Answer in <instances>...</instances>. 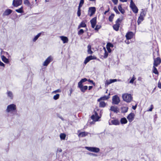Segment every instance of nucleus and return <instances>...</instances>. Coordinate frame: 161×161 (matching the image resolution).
Instances as JSON below:
<instances>
[{
    "label": "nucleus",
    "instance_id": "1",
    "mask_svg": "<svg viewBox=\"0 0 161 161\" xmlns=\"http://www.w3.org/2000/svg\"><path fill=\"white\" fill-rule=\"evenodd\" d=\"M99 111V109L97 107L93 111V114L91 117V118L95 122L98 121L102 116L100 114L99 115L98 114L97 112Z\"/></svg>",
    "mask_w": 161,
    "mask_h": 161
},
{
    "label": "nucleus",
    "instance_id": "2",
    "mask_svg": "<svg viewBox=\"0 0 161 161\" xmlns=\"http://www.w3.org/2000/svg\"><path fill=\"white\" fill-rule=\"evenodd\" d=\"M146 14V13L143 9H142V11L140 12V16L138 17L137 23V25H139L141 22L144 20V18Z\"/></svg>",
    "mask_w": 161,
    "mask_h": 161
},
{
    "label": "nucleus",
    "instance_id": "3",
    "mask_svg": "<svg viewBox=\"0 0 161 161\" xmlns=\"http://www.w3.org/2000/svg\"><path fill=\"white\" fill-rule=\"evenodd\" d=\"M123 100L127 103L130 102L132 99V97L130 94L125 93L122 95Z\"/></svg>",
    "mask_w": 161,
    "mask_h": 161
},
{
    "label": "nucleus",
    "instance_id": "4",
    "mask_svg": "<svg viewBox=\"0 0 161 161\" xmlns=\"http://www.w3.org/2000/svg\"><path fill=\"white\" fill-rule=\"evenodd\" d=\"M122 22V19L120 18H118L115 21V24L113 25V29L116 31H118L119 29L120 24Z\"/></svg>",
    "mask_w": 161,
    "mask_h": 161
},
{
    "label": "nucleus",
    "instance_id": "5",
    "mask_svg": "<svg viewBox=\"0 0 161 161\" xmlns=\"http://www.w3.org/2000/svg\"><path fill=\"white\" fill-rule=\"evenodd\" d=\"M16 107L15 104H11L8 105L6 109V111L9 113L12 111H14L16 110Z\"/></svg>",
    "mask_w": 161,
    "mask_h": 161
},
{
    "label": "nucleus",
    "instance_id": "6",
    "mask_svg": "<svg viewBox=\"0 0 161 161\" xmlns=\"http://www.w3.org/2000/svg\"><path fill=\"white\" fill-rule=\"evenodd\" d=\"M130 7L134 13L136 14L138 13V9L132 0H130Z\"/></svg>",
    "mask_w": 161,
    "mask_h": 161
},
{
    "label": "nucleus",
    "instance_id": "7",
    "mask_svg": "<svg viewBox=\"0 0 161 161\" xmlns=\"http://www.w3.org/2000/svg\"><path fill=\"white\" fill-rule=\"evenodd\" d=\"M154 52L153 53V56L154 59L153 65L156 66H158L161 63V59L158 57L156 58H155V56H154Z\"/></svg>",
    "mask_w": 161,
    "mask_h": 161
},
{
    "label": "nucleus",
    "instance_id": "8",
    "mask_svg": "<svg viewBox=\"0 0 161 161\" xmlns=\"http://www.w3.org/2000/svg\"><path fill=\"white\" fill-rule=\"evenodd\" d=\"M85 148L90 152L96 153H98L100 150L99 148L94 147H86Z\"/></svg>",
    "mask_w": 161,
    "mask_h": 161
},
{
    "label": "nucleus",
    "instance_id": "9",
    "mask_svg": "<svg viewBox=\"0 0 161 161\" xmlns=\"http://www.w3.org/2000/svg\"><path fill=\"white\" fill-rule=\"evenodd\" d=\"M112 103L114 104H118L120 102V99L117 95L113 96L112 98Z\"/></svg>",
    "mask_w": 161,
    "mask_h": 161
},
{
    "label": "nucleus",
    "instance_id": "10",
    "mask_svg": "<svg viewBox=\"0 0 161 161\" xmlns=\"http://www.w3.org/2000/svg\"><path fill=\"white\" fill-rule=\"evenodd\" d=\"M96 11V8L95 7H90L89 8L88 10V14L91 17L94 14Z\"/></svg>",
    "mask_w": 161,
    "mask_h": 161
},
{
    "label": "nucleus",
    "instance_id": "11",
    "mask_svg": "<svg viewBox=\"0 0 161 161\" xmlns=\"http://www.w3.org/2000/svg\"><path fill=\"white\" fill-rule=\"evenodd\" d=\"M53 60L52 57L50 56H49L44 62L43 65L44 66H47Z\"/></svg>",
    "mask_w": 161,
    "mask_h": 161
},
{
    "label": "nucleus",
    "instance_id": "12",
    "mask_svg": "<svg viewBox=\"0 0 161 161\" xmlns=\"http://www.w3.org/2000/svg\"><path fill=\"white\" fill-rule=\"evenodd\" d=\"M135 114L133 113H130L127 116V118L129 121L130 123L132 122L134 119L135 117Z\"/></svg>",
    "mask_w": 161,
    "mask_h": 161
},
{
    "label": "nucleus",
    "instance_id": "13",
    "mask_svg": "<svg viewBox=\"0 0 161 161\" xmlns=\"http://www.w3.org/2000/svg\"><path fill=\"white\" fill-rule=\"evenodd\" d=\"M97 57L95 56H92V55H90L89 56L87 57L85 59L84 61V64H86L88 62L90 61L92 59H96Z\"/></svg>",
    "mask_w": 161,
    "mask_h": 161
},
{
    "label": "nucleus",
    "instance_id": "14",
    "mask_svg": "<svg viewBox=\"0 0 161 161\" xmlns=\"http://www.w3.org/2000/svg\"><path fill=\"white\" fill-rule=\"evenodd\" d=\"M22 2V0H13L12 5L14 7H17L21 5Z\"/></svg>",
    "mask_w": 161,
    "mask_h": 161
},
{
    "label": "nucleus",
    "instance_id": "15",
    "mask_svg": "<svg viewBox=\"0 0 161 161\" xmlns=\"http://www.w3.org/2000/svg\"><path fill=\"white\" fill-rule=\"evenodd\" d=\"M134 35V33L132 31H129L126 34L125 37L127 40L132 39Z\"/></svg>",
    "mask_w": 161,
    "mask_h": 161
},
{
    "label": "nucleus",
    "instance_id": "16",
    "mask_svg": "<svg viewBox=\"0 0 161 161\" xmlns=\"http://www.w3.org/2000/svg\"><path fill=\"white\" fill-rule=\"evenodd\" d=\"M97 17H94L90 20V22L91 24L92 27L93 28H94L96 25L97 23Z\"/></svg>",
    "mask_w": 161,
    "mask_h": 161
},
{
    "label": "nucleus",
    "instance_id": "17",
    "mask_svg": "<svg viewBox=\"0 0 161 161\" xmlns=\"http://www.w3.org/2000/svg\"><path fill=\"white\" fill-rule=\"evenodd\" d=\"M78 87L80 89V91L83 92H85L88 88L87 86H83V85H78Z\"/></svg>",
    "mask_w": 161,
    "mask_h": 161
},
{
    "label": "nucleus",
    "instance_id": "18",
    "mask_svg": "<svg viewBox=\"0 0 161 161\" xmlns=\"http://www.w3.org/2000/svg\"><path fill=\"white\" fill-rule=\"evenodd\" d=\"M110 94L109 93L108 96H104L103 97H101L100 98L98 99L97 100L98 102H100L102 100H105L108 99L110 98Z\"/></svg>",
    "mask_w": 161,
    "mask_h": 161
},
{
    "label": "nucleus",
    "instance_id": "19",
    "mask_svg": "<svg viewBox=\"0 0 161 161\" xmlns=\"http://www.w3.org/2000/svg\"><path fill=\"white\" fill-rule=\"evenodd\" d=\"M117 81H120V80L119 79L117 80L116 79H110L106 81V82L105 83V85H108L112 83H113V82H116Z\"/></svg>",
    "mask_w": 161,
    "mask_h": 161
},
{
    "label": "nucleus",
    "instance_id": "20",
    "mask_svg": "<svg viewBox=\"0 0 161 161\" xmlns=\"http://www.w3.org/2000/svg\"><path fill=\"white\" fill-rule=\"evenodd\" d=\"M110 110L114 113H118L119 112V108L115 106H112L110 108Z\"/></svg>",
    "mask_w": 161,
    "mask_h": 161
},
{
    "label": "nucleus",
    "instance_id": "21",
    "mask_svg": "<svg viewBox=\"0 0 161 161\" xmlns=\"http://www.w3.org/2000/svg\"><path fill=\"white\" fill-rule=\"evenodd\" d=\"M12 12V10L9 9H6L3 13L4 16H7L11 14Z\"/></svg>",
    "mask_w": 161,
    "mask_h": 161
},
{
    "label": "nucleus",
    "instance_id": "22",
    "mask_svg": "<svg viewBox=\"0 0 161 161\" xmlns=\"http://www.w3.org/2000/svg\"><path fill=\"white\" fill-rule=\"evenodd\" d=\"M88 133L86 132H81L80 133H79L78 135V136L79 137H85L88 134Z\"/></svg>",
    "mask_w": 161,
    "mask_h": 161
},
{
    "label": "nucleus",
    "instance_id": "23",
    "mask_svg": "<svg viewBox=\"0 0 161 161\" xmlns=\"http://www.w3.org/2000/svg\"><path fill=\"white\" fill-rule=\"evenodd\" d=\"M60 38H61V39L63 41L64 43H67L68 42V39L66 36H60Z\"/></svg>",
    "mask_w": 161,
    "mask_h": 161
},
{
    "label": "nucleus",
    "instance_id": "24",
    "mask_svg": "<svg viewBox=\"0 0 161 161\" xmlns=\"http://www.w3.org/2000/svg\"><path fill=\"white\" fill-rule=\"evenodd\" d=\"M86 27V25L84 21H82L78 27V29H79L82 27Z\"/></svg>",
    "mask_w": 161,
    "mask_h": 161
},
{
    "label": "nucleus",
    "instance_id": "25",
    "mask_svg": "<svg viewBox=\"0 0 161 161\" xmlns=\"http://www.w3.org/2000/svg\"><path fill=\"white\" fill-rule=\"evenodd\" d=\"M111 122L112 124L115 125H119L120 124L119 121L117 119L112 120H111Z\"/></svg>",
    "mask_w": 161,
    "mask_h": 161
},
{
    "label": "nucleus",
    "instance_id": "26",
    "mask_svg": "<svg viewBox=\"0 0 161 161\" xmlns=\"http://www.w3.org/2000/svg\"><path fill=\"white\" fill-rule=\"evenodd\" d=\"M2 60L5 63L8 64L9 63V61L8 59L4 55L1 56Z\"/></svg>",
    "mask_w": 161,
    "mask_h": 161
},
{
    "label": "nucleus",
    "instance_id": "27",
    "mask_svg": "<svg viewBox=\"0 0 161 161\" xmlns=\"http://www.w3.org/2000/svg\"><path fill=\"white\" fill-rule=\"evenodd\" d=\"M99 102V107L104 108L106 106V103L104 102L100 101Z\"/></svg>",
    "mask_w": 161,
    "mask_h": 161
},
{
    "label": "nucleus",
    "instance_id": "28",
    "mask_svg": "<svg viewBox=\"0 0 161 161\" xmlns=\"http://www.w3.org/2000/svg\"><path fill=\"white\" fill-rule=\"evenodd\" d=\"M87 53L89 54H92L93 53V52L92 51V46L90 44L87 46Z\"/></svg>",
    "mask_w": 161,
    "mask_h": 161
},
{
    "label": "nucleus",
    "instance_id": "29",
    "mask_svg": "<svg viewBox=\"0 0 161 161\" xmlns=\"http://www.w3.org/2000/svg\"><path fill=\"white\" fill-rule=\"evenodd\" d=\"M156 67L157 66H154V65L153 66V67L152 71L153 73H154L155 74L158 75L159 73L157 70V69Z\"/></svg>",
    "mask_w": 161,
    "mask_h": 161
},
{
    "label": "nucleus",
    "instance_id": "30",
    "mask_svg": "<svg viewBox=\"0 0 161 161\" xmlns=\"http://www.w3.org/2000/svg\"><path fill=\"white\" fill-rule=\"evenodd\" d=\"M118 8L119 10L122 14H124L125 13V10L124 9L122 8L121 4L119 5L118 6Z\"/></svg>",
    "mask_w": 161,
    "mask_h": 161
},
{
    "label": "nucleus",
    "instance_id": "31",
    "mask_svg": "<svg viewBox=\"0 0 161 161\" xmlns=\"http://www.w3.org/2000/svg\"><path fill=\"white\" fill-rule=\"evenodd\" d=\"M88 80L86 78L82 79L80 80L78 83V85H82V83L87 81Z\"/></svg>",
    "mask_w": 161,
    "mask_h": 161
},
{
    "label": "nucleus",
    "instance_id": "32",
    "mask_svg": "<svg viewBox=\"0 0 161 161\" xmlns=\"http://www.w3.org/2000/svg\"><path fill=\"white\" fill-rule=\"evenodd\" d=\"M120 121L121 124H125L127 123V121L125 117L121 118Z\"/></svg>",
    "mask_w": 161,
    "mask_h": 161
},
{
    "label": "nucleus",
    "instance_id": "33",
    "mask_svg": "<svg viewBox=\"0 0 161 161\" xmlns=\"http://www.w3.org/2000/svg\"><path fill=\"white\" fill-rule=\"evenodd\" d=\"M66 137V135L65 133H61L60 135V137L61 140H65Z\"/></svg>",
    "mask_w": 161,
    "mask_h": 161
},
{
    "label": "nucleus",
    "instance_id": "34",
    "mask_svg": "<svg viewBox=\"0 0 161 161\" xmlns=\"http://www.w3.org/2000/svg\"><path fill=\"white\" fill-rule=\"evenodd\" d=\"M24 4L28 7L31 6V4L28 0H24Z\"/></svg>",
    "mask_w": 161,
    "mask_h": 161
},
{
    "label": "nucleus",
    "instance_id": "35",
    "mask_svg": "<svg viewBox=\"0 0 161 161\" xmlns=\"http://www.w3.org/2000/svg\"><path fill=\"white\" fill-rule=\"evenodd\" d=\"M136 78L135 77V75H133L132 76V78H131L130 80L129 81V83L131 84H133L134 82V81L136 80Z\"/></svg>",
    "mask_w": 161,
    "mask_h": 161
},
{
    "label": "nucleus",
    "instance_id": "36",
    "mask_svg": "<svg viewBox=\"0 0 161 161\" xmlns=\"http://www.w3.org/2000/svg\"><path fill=\"white\" fill-rule=\"evenodd\" d=\"M114 16V14H112L109 17L108 20L110 22H112L113 21V19Z\"/></svg>",
    "mask_w": 161,
    "mask_h": 161
},
{
    "label": "nucleus",
    "instance_id": "37",
    "mask_svg": "<svg viewBox=\"0 0 161 161\" xmlns=\"http://www.w3.org/2000/svg\"><path fill=\"white\" fill-rule=\"evenodd\" d=\"M7 95L8 97H9L11 99H12L13 98V94L12 92L9 91H8L7 92Z\"/></svg>",
    "mask_w": 161,
    "mask_h": 161
},
{
    "label": "nucleus",
    "instance_id": "38",
    "mask_svg": "<svg viewBox=\"0 0 161 161\" xmlns=\"http://www.w3.org/2000/svg\"><path fill=\"white\" fill-rule=\"evenodd\" d=\"M15 11L18 13H23L24 12L23 7H21L18 9L15 10Z\"/></svg>",
    "mask_w": 161,
    "mask_h": 161
},
{
    "label": "nucleus",
    "instance_id": "39",
    "mask_svg": "<svg viewBox=\"0 0 161 161\" xmlns=\"http://www.w3.org/2000/svg\"><path fill=\"white\" fill-rule=\"evenodd\" d=\"M122 112L123 113H126L128 110V108L127 107H124L122 108Z\"/></svg>",
    "mask_w": 161,
    "mask_h": 161
},
{
    "label": "nucleus",
    "instance_id": "40",
    "mask_svg": "<svg viewBox=\"0 0 161 161\" xmlns=\"http://www.w3.org/2000/svg\"><path fill=\"white\" fill-rule=\"evenodd\" d=\"M41 35V33H38L37 35L33 38V41L34 42H35L38 38V37L40 36Z\"/></svg>",
    "mask_w": 161,
    "mask_h": 161
},
{
    "label": "nucleus",
    "instance_id": "41",
    "mask_svg": "<svg viewBox=\"0 0 161 161\" xmlns=\"http://www.w3.org/2000/svg\"><path fill=\"white\" fill-rule=\"evenodd\" d=\"M84 0H80L78 8H80L84 4Z\"/></svg>",
    "mask_w": 161,
    "mask_h": 161
},
{
    "label": "nucleus",
    "instance_id": "42",
    "mask_svg": "<svg viewBox=\"0 0 161 161\" xmlns=\"http://www.w3.org/2000/svg\"><path fill=\"white\" fill-rule=\"evenodd\" d=\"M114 47V45H113L110 43V42H108L107 43V45H106V47H111V48H113V47Z\"/></svg>",
    "mask_w": 161,
    "mask_h": 161
},
{
    "label": "nucleus",
    "instance_id": "43",
    "mask_svg": "<svg viewBox=\"0 0 161 161\" xmlns=\"http://www.w3.org/2000/svg\"><path fill=\"white\" fill-rule=\"evenodd\" d=\"M59 94H57L53 96V98L54 100H56L59 98Z\"/></svg>",
    "mask_w": 161,
    "mask_h": 161
},
{
    "label": "nucleus",
    "instance_id": "44",
    "mask_svg": "<svg viewBox=\"0 0 161 161\" xmlns=\"http://www.w3.org/2000/svg\"><path fill=\"white\" fill-rule=\"evenodd\" d=\"M81 9L80 8H78V10L77 12V15L78 17L80 16L81 15Z\"/></svg>",
    "mask_w": 161,
    "mask_h": 161
},
{
    "label": "nucleus",
    "instance_id": "45",
    "mask_svg": "<svg viewBox=\"0 0 161 161\" xmlns=\"http://www.w3.org/2000/svg\"><path fill=\"white\" fill-rule=\"evenodd\" d=\"M84 31L83 29H80L79 31L78 32V35H80L83 34Z\"/></svg>",
    "mask_w": 161,
    "mask_h": 161
},
{
    "label": "nucleus",
    "instance_id": "46",
    "mask_svg": "<svg viewBox=\"0 0 161 161\" xmlns=\"http://www.w3.org/2000/svg\"><path fill=\"white\" fill-rule=\"evenodd\" d=\"M101 28V25H97L95 28V30L98 31Z\"/></svg>",
    "mask_w": 161,
    "mask_h": 161
},
{
    "label": "nucleus",
    "instance_id": "47",
    "mask_svg": "<svg viewBox=\"0 0 161 161\" xmlns=\"http://www.w3.org/2000/svg\"><path fill=\"white\" fill-rule=\"evenodd\" d=\"M113 9L117 14H120L119 12L118 11L117 7L116 6H114V7Z\"/></svg>",
    "mask_w": 161,
    "mask_h": 161
},
{
    "label": "nucleus",
    "instance_id": "48",
    "mask_svg": "<svg viewBox=\"0 0 161 161\" xmlns=\"http://www.w3.org/2000/svg\"><path fill=\"white\" fill-rule=\"evenodd\" d=\"M108 56V52L106 51V49H105V53L104 54V56H103V58H106Z\"/></svg>",
    "mask_w": 161,
    "mask_h": 161
},
{
    "label": "nucleus",
    "instance_id": "49",
    "mask_svg": "<svg viewBox=\"0 0 161 161\" xmlns=\"http://www.w3.org/2000/svg\"><path fill=\"white\" fill-rule=\"evenodd\" d=\"M153 108H154V107H153V104L151 105L150 108L149 109H148L147 110V111H152L153 109Z\"/></svg>",
    "mask_w": 161,
    "mask_h": 161
},
{
    "label": "nucleus",
    "instance_id": "50",
    "mask_svg": "<svg viewBox=\"0 0 161 161\" xmlns=\"http://www.w3.org/2000/svg\"><path fill=\"white\" fill-rule=\"evenodd\" d=\"M61 92V90L60 89H57V90H56L53 91V93H56L57 92Z\"/></svg>",
    "mask_w": 161,
    "mask_h": 161
},
{
    "label": "nucleus",
    "instance_id": "51",
    "mask_svg": "<svg viewBox=\"0 0 161 161\" xmlns=\"http://www.w3.org/2000/svg\"><path fill=\"white\" fill-rule=\"evenodd\" d=\"M87 81L89 82L92 83L94 86H95V83H94L92 80H90V79H88V80Z\"/></svg>",
    "mask_w": 161,
    "mask_h": 161
},
{
    "label": "nucleus",
    "instance_id": "52",
    "mask_svg": "<svg viewBox=\"0 0 161 161\" xmlns=\"http://www.w3.org/2000/svg\"><path fill=\"white\" fill-rule=\"evenodd\" d=\"M113 3L115 5H116L118 3V0H111Z\"/></svg>",
    "mask_w": 161,
    "mask_h": 161
},
{
    "label": "nucleus",
    "instance_id": "53",
    "mask_svg": "<svg viewBox=\"0 0 161 161\" xmlns=\"http://www.w3.org/2000/svg\"><path fill=\"white\" fill-rule=\"evenodd\" d=\"M158 87L159 88L161 89V82H160V81H159L158 82Z\"/></svg>",
    "mask_w": 161,
    "mask_h": 161
},
{
    "label": "nucleus",
    "instance_id": "54",
    "mask_svg": "<svg viewBox=\"0 0 161 161\" xmlns=\"http://www.w3.org/2000/svg\"><path fill=\"white\" fill-rule=\"evenodd\" d=\"M109 10H110V8H109V7L108 6V10H106L104 12V15H105L107 14V13L109 11Z\"/></svg>",
    "mask_w": 161,
    "mask_h": 161
},
{
    "label": "nucleus",
    "instance_id": "55",
    "mask_svg": "<svg viewBox=\"0 0 161 161\" xmlns=\"http://www.w3.org/2000/svg\"><path fill=\"white\" fill-rule=\"evenodd\" d=\"M106 48L108 53H110L111 52L112 50L109 47H106Z\"/></svg>",
    "mask_w": 161,
    "mask_h": 161
},
{
    "label": "nucleus",
    "instance_id": "56",
    "mask_svg": "<svg viewBox=\"0 0 161 161\" xmlns=\"http://www.w3.org/2000/svg\"><path fill=\"white\" fill-rule=\"evenodd\" d=\"M89 154L90 155H92L94 156H97V155L95 154L92 153H89Z\"/></svg>",
    "mask_w": 161,
    "mask_h": 161
},
{
    "label": "nucleus",
    "instance_id": "57",
    "mask_svg": "<svg viewBox=\"0 0 161 161\" xmlns=\"http://www.w3.org/2000/svg\"><path fill=\"white\" fill-rule=\"evenodd\" d=\"M0 66L4 67L5 64L3 62L0 61Z\"/></svg>",
    "mask_w": 161,
    "mask_h": 161
},
{
    "label": "nucleus",
    "instance_id": "58",
    "mask_svg": "<svg viewBox=\"0 0 161 161\" xmlns=\"http://www.w3.org/2000/svg\"><path fill=\"white\" fill-rule=\"evenodd\" d=\"M136 107H137V106L136 105L135 106H133L132 107V108L133 109L135 110L136 108Z\"/></svg>",
    "mask_w": 161,
    "mask_h": 161
},
{
    "label": "nucleus",
    "instance_id": "59",
    "mask_svg": "<svg viewBox=\"0 0 161 161\" xmlns=\"http://www.w3.org/2000/svg\"><path fill=\"white\" fill-rule=\"evenodd\" d=\"M69 91H70V95H71V93H72V92H73V90H72V88H71L70 89Z\"/></svg>",
    "mask_w": 161,
    "mask_h": 161
},
{
    "label": "nucleus",
    "instance_id": "60",
    "mask_svg": "<svg viewBox=\"0 0 161 161\" xmlns=\"http://www.w3.org/2000/svg\"><path fill=\"white\" fill-rule=\"evenodd\" d=\"M93 87V86H90L88 87V90H91Z\"/></svg>",
    "mask_w": 161,
    "mask_h": 161
},
{
    "label": "nucleus",
    "instance_id": "61",
    "mask_svg": "<svg viewBox=\"0 0 161 161\" xmlns=\"http://www.w3.org/2000/svg\"><path fill=\"white\" fill-rule=\"evenodd\" d=\"M120 1L122 2H126L127 1V0H119Z\"/></svg>",
    "mask_w": 161,
    "mask_h": 161
},
{
    "label": "nucleus",
    "instance_id": "62",
    "mask_svg": "<svg viewBox=\"0 0 161 161\" xmlns=\"http://www.w3.org/2000/svg\"><path fill=\"white\" fill-rule=\"evenodd\" d=\"M156 87H155L153 89V91H152V92H153H153H155V90H156Z\"/></svg>",
    "mask_w": 161,
    "mask_h": 161
},
{
    "label": "nucleus",
    "instance_id": "63",
    "mask_svg": "<svg viewBox=\"0 0 161 161\" xmlns=\"http://www.w3.org/2000/svg\"><path fill=\"white\" fill-rule=\"evenodd\" d=\"M157 55L158 56H159V51L158 50L157 51Z\"/></svg>",
    "mask_w": 161,
    "mask_h": 161
},
{
    "label": "nucleus",
    "instance_id": "64",
    "mask_svg": "<svg viewBox=\"0 0 161 161\" xmlns=\"http://www.w3.org/2000/svg\"><path fill=\"white\" fill-rule=\"evenodd\" d=\"M49 1V0H45V2H48Z\"/></svg>",
    "mask_w": 161,
    "mask_h": 161
}]
</instances>
